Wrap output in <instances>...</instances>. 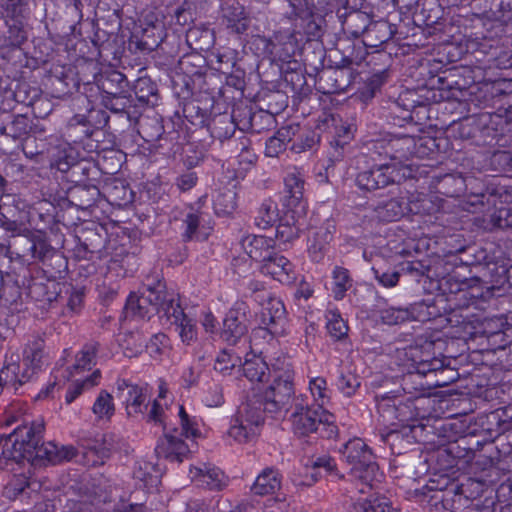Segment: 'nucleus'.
I'll use <instances>...</instances> for the list:
<instances>
[{"instance_id":"c9c22d12","label":"nucleus","mask_w":512,"mask_h":512,"mask_svg":"<svg viewBox=\"0 0 512 512\" xmlns=\"http://www.w3.org/2000/svg\"><path fill=\"white\" fill-rule=\"evenodd\" d=\"M281 487V475L274 468H265L256 478L251 491L260 496L274 494Z\"/></svg>"},{"instance_id":"423d86ee","label":"nucleus","mask_w":512,"mask_h":512,"mask_svg":"<svg viewBox=\"0 0 512 512\" xmlns=\"http://www.w3.org/2000/svg\"><path fill=\"white\" fill-rule=\"evenodd\" d=\"M264 402L261 395L249 396L237 410L232 419V425L228 431L230 437L239 443H247L253 440L259 427L264 423Z\"/></svg>"},{"instance_id":"7ed1b4c3","label":"nucleus","mask_w":512,"mask_h":512,"mask_svg":"<svg viewBox=\"0 0 512 512\" xmlns=\"http://www.w3.org/2000/svg\"><path fill=\"white\" fill-rule=\"evenodd\" d=\"M290 421L293 433L300 438L314 435V438L332 439L338 435L334 415L320 406L296 402Z\"/></svg>"},{"instance_id":"79ce46f5","label":"nucleus","mask_w":512,"mask_h":512,"mask_svg":"<svg viewBox=\"0 0 512 512\" xmlns=\"http://www.w3.org/2000/svg\"><path fill=\"white\" fill-rule=\"evenodd\" d=\"M482 123L480 122V115H472L463 118L458 123H454L451 129L455 136L463 140H471L476 144L477 133Z\"/></svg>"},{"instance_id":"1a4fd4ad","label":"nucleus","mask_w":512,"mask_h":512,"mask_svg":"<svg viewBox=\"0 0 512 512\" xmlns=\"http://www.w3.org/2000/svg\"><path fill=\"white\" fill-rule=\"evenodd\" d=\"M431 201L425 195L395 197L373 207V217L382 222H393L407 214H425L430 211Z\"/></svg>"},{"instance_id":"6ab92c4d","label":"nucleus","mask_w":512,"mask_h":512,"mask_svg":"<svg viewBox=\"0 0 512 512\" xmlns=\"http://www.w3.org/2000/svg\"><path fill=\"white\" fill-rule=\"evenodd\" d=\"M117 397L126 406L127 415L134 416L147 409V385L132 384L125 379L117 381Z\"/></svg>"},{"instance_id":"c756f323","label":"nucleus","mask_w":512,"mask_h":512,"mask_svg":"<svg viewBox=\"0 0 512 512\" xmlns=\"http://www.w3.org/2000/svg\"><path fill=\"white\" fill-rule=\"evenodd\" d=\"M242 247L248 256L261 264L272 257L275 251V240L262 235H250L242 240Z\"/></svg>"},{"instance_id":"680f3d73","label":"nucleus","mask_w":512,"mask_h":512,"mask_svg":"<svg viewBox=\"0 0 512 512\" xmlns=\"http://www.w3.org/2000/svg\"><path fill=\"white\" fill-rule=\"evenodd\" d=\"M277 206L271 200H265L259 210L258 214L255 217V224L261 228L266 229L271 227L277 220Z\"/></svg>"},{"instance_id":"a19ab883","label":"nucleus","mask_w":512,"mask_h":512,"mask_svg":"<svg viewBox=\"0 0 512 512\" xmlns=\"http://www.w3.org/2000/svg\"><path fill=\"white\" fill-rule=\"evenodd\" d=\"M94 129L82 115H75L68 123L66 134L74 143H82L92 137Z\"/></svg>"},{"instance_id":"412c9836","label":"nucleus","mask_w":512,"mask_h":512,"mask_svg":"<svg viewBox=\"0 0 512 512\" xmlns=\"http://www.w3.org/2000/svg\"><path fill=\"white\" fill-rule=\"evenodd\" d=\"M178 434V429L175 428L171 432H165L164 436L160 438L155 447L157 457L164 458L171 462H182L183 459L190 453L188 444Z\"/></svg>"},{"instance_id":"4be33fe9","label":"nucleus","mask_w":512,"mask_h":512,"mask_svg":"<svg viewBox=\"0 0 512 512\" xmlns=\"http://www.w3.org/2000/svg\"><path fill=\"white\" fill-rule=\"evenodd\" d=\"M203 63L204 59L200 55H185L180 59L179 69L186 76L182 78L183 84L181 85L179 90V83L174 81V92L179 99L187 101L192 97L193 91L189 83V80H191V78L194 76H202V69L204 67L202 65Z\"/></svg>"},{"instance_id":"6e6d98bb","label":"nucleus","mask_w":512,"mask_h":512,"mask_svg":"<svg viewBox=\"0 0 512 512\" xmlns=\"http://www.w3.org/2000/svg\"><path fill=\"white\" fill-rule=\"evenodd\" d=\"M420 107L421 105H416V101L412 100L409 107L401 109V103L396 101L389 108V117L394 125L403 126L404 123L413 121V113Z\"/></svg>"},{"instance_id":"bf43d9fd","label":"nucleus","mask_w":512,"mask_h":512,"mask_svg":"<svg viewBox=\"0 0 512 512\" xmlns=\"http://www.w3.org/2000/svg\"><path fill=\"white\" fill-rule=\"evenodd\" d=\"M8 123L10 137L14 140L26 138L33 130V121L23 114L13 116Z\"/></svg>"},{"instance_id":"e433bc0d","label":"nucleus","mask_w":512,"mask_h":512,"mask_svg":"<svg viewBox=\"0 0 512 512\" xmlns=\"http://www.w3.org/2000/svg\"><path fill=\"white\" fill-rule=\"evenodd\" d=\"M206 125L211 136L221 142L229 140L238 127V124L234 121V116L227 113L215 115Z\"/></svg>"},{"instance_id":"a211bd4d","label":"nucleus","mask_w":512,"mask_h":512,"mask_svg":"<svg viewBox=\"0 0 512 512\" xmlns=\"http://www.w3.org/2000/svg\"><path fill=\"white\" fill-rule=\"evenodd\" d=\"M76 238L78 240L76 247L78 256L90 259L92 255L98 254V257L101 258L108 240V234L104 227L91 223L90 226L83 227Z\"/></svg>"},{"instance_id":"6e6552de","label":"nucleus","mask_w":512,"mask_h":512,"mask_svg":"<svg viewBox=\"0 0 512 512\" xmlns=\"http://www.w3.org/2000/svg\"><path fill=\"white\" fill-rule=\"evenodd\" d=\"M508 268L494 261L484 260L477 273L469 278L459 279L456 274L449 275L446 283L451 293L464 292L476 286H485L487 289L504 284L507 281Z\"/></svg>"},{"instance_id":"dca6fc26","label":"nucleus","mask_w":512,"mask_h":512,"mask_svg":"<svg viewBox=\"0 0 512 512\" xmlns=\"http://www.w3.org/2000/svg\"><path fill=\"white\" fill-rule=\"evenodd\" d=\"M33 380V372L22 366L18 355L5 356L3 366L0 369V395L4 390L17 393L22 386Z\"/></svg>"},{"instance_id":"7c9ffc66","label":"nucleus","mask_w":512,"mask_h":512,"mask_svg":"<svg viewBox=\"0 0 512 512\" xmlns=\"http://www.w3.org/2000/svg\"><path fill=\"white\" fill-rule=\"evenodd\" d=\"M101 193L95 184L74 185L68 190L69 203L81 210H88L96 205Z\"/></svg>"},{"instance_id":"ddd939ff","label":"nucleus","mask_w":512,"mask_h":512,"mask_svg":"<svg viewBox=\"0 0 512 512\" xmlns=\"http://www.w3.org/2000/svg\"><path fill=\"white\" fill-rule=\"evenodd\" d=\"M454 379V375L443 378L430 376L429 373H422L419 369H413L408 365L407 372L401 378V387L406 394L411 395L408 399L424 398L426 404L428 402L425 397L426 390L432 387H443Z\"/></svg>"},{"instance_id":"774afa93","label":"nucleus","mask_w":512,"mask_h":512,"mask_svg":"<svg viewBox=\"0 0 512 512\" xmlns=\"http://www.w3.org/2000/svg\"><path fill=\"white\" fill-rule=\"evenodd\" d=\"M359 505L362 512H393L391 503L384 496H370Z\"/></svg>"},{"instance_id":"58836bf2","label":"nucleus","mask_w":512,"mask_h":512,"mask_svg":"<svg viewBox=\"0 0 512 512\" xmlns=\"http://www.w3.org/2000/svg\"><path fill=\"white\" fill-rule=\"evenodd\" d=\"M171 317L174 318L173 323L177 326L183 343L190 345L197 340L196 321L187 316L182 308L178 309Z\"/></svg>"},{"instance_id":"5fc2aeb1","label":"nucleus","mask_w":512,"mask_h":512,"mask_svg":"<svg viewBox=\"0 0 512 512\" xmlns=\"http://www.w3.org/2000/svg\"><path fill=\"white\" fill-rule=\"evenodd\" d=\"M398 271L400 277L407 276L416 282H420L422 278L429 277L430 266L420 260L406 261L398 266Z\"/></svg>"},{"instance_id":"4468645a","label":"nucleus","mask_w":512,"mask_h":512,"mask_svg":"<svg viewBox=\"0 0 512 512\" xmlns=\"http://www.w3.org/2000/svg\"><path fill=\"white\" fill-rule=\"evenodd\" d=\"M249 306L244 301H236L226 313L221 330V338L229 345H236L248 332Z\"/></svg>"},{"instance_id":"8fccbe9b","label":"nucleus","mask_w":512,"mask_h":512,"mask_svg":"<svg viewBox=\"0 0 512 512\" xmlns=\"http://www.w3.org/2000/svg\"><path fill=\"white\" fill-rule=\"evenodd\" d=\"M466 187V181L460 175L446 174L439 180V192L448 197H459Z\"/></svg>"},{"instance_id":"2f4dec72","label":"nucleus","mask_w":512,"mask_h":512,"mask_svg":"<svg viewBox=\"0 0 512 512\" xmlns=\"http://www.w3.org/2000/svg\"><path fill=\"white\" fill-rule=\"evenodd\" d=\"M96 85L103 96H117L128 93V80L126 76L116 70L107 71L99 76H94Z\"/></svg>"},{"instance_id":"a18cd8bd","label":"nucleus","mask_w":512,"mask_h":512,"mask_svg":"<svg viewBox=\"0 0 512 512\" xmlns=\"http://www.w3.org/2000/svg\"><path fill=\"white\" fill-rule=\"evenodd\" d=\"M92 412L99 421H110L115 414L113 396L106 390H101L92 406Z\"/></svg>"},{"instance_id":"f8f14e48","label":"nucleus","mask_w":512,"mask_h":512,"mask_svg":"<svg viewBox=\"0 0 512 512\" xmlns=\"http://www.w3.org/2000/svg\"><path fill=\"white\" fill-rule=\"evenodd\" d=\"M345 65L341 67H327L315 77L316 89L325 95L340 94L345 92L353 82V73L348 66L352 60L348 57L342 60Z\"/></svg>"},{"instance_id":"338daca9","label":"nucleus","mask_w":512,"mask_h":512,"mask_svg":"<svg viewBox=\"0 0 512 512\" xmlns=\"http://www.w3.org/2000/svg\"><path fill=\"white\" fill-rule=\"evenodd\" d=\"M241 365V358L232 353L231 350H222L215 359L214 369L223 375L230 372L237 366Z\"/></svg>"},{"instance_id":"39448f33","label":"nucleus","mask_w":512,"mask_h":512,"mask_svg":"<svg viewBox=\"0 0 512 512\" xmlns=\"http://www.w3.org/2000/svg\"><path fill=\"white\" fill-rule=\"evenodd\" d=\"M339 452L350 466V475L354 479L369 488L381 483L383 474L376 462V456L362 439L348 440L342 445Z\"/></svg>"},{"instance_id":"ea45409f","label":"nucleus","mask_w":512,"mask_h":512,"mask_svg":"<svg viewBox=\"0 0 512 512\" xmlns=\"http://www.w3.org/2000/svg\"><path fill=\"white\" fill-rule=\"evenodd\" d=\"M412 137L404 136L402 138H392L388 140V147L385 152L390 153L389 162H403L412 156Z\"/></svg>"},{"instance_id":"b1692460","label":"nucleus","mask_w":512,"mask_h":512,"mask_svg":"<svg viewBox=\"0 0 512 512\" xmlns=\"http://www.w3.org/2000/svg\"><path fill=\"white\" fill-rule=\"evenodd\" d=\"M337 18L344 34L354 38L364 36L371 23L369 14L361 10L349 9L347 6L337 10Z\"/></svg>"},{"instance_id":"052dcab7","label":"nucleus","mask_w":512,"mask_h":512,"mask_svg":"<svg viewBox=\"0 0 512 512\" xmlns=\"http://www.w3.org/2000/svg\"><path fill=\"white\" fill-rule=\"evenodd\" d=\"M449 253H464L465 257L461 259V261L467 265L472 266L475 269L479 270L482 262L486 260L487 253L483 249H477L476 247L469 246H459L455 247V249L449 250Z\"/></svg>"},{"instance_id":"f3484780","label":"nucleus","mask_w":512,"mask_h":512,"mask_svg":"<svg viewBox=\"0 0 512 512\" xmlns=\"http://www.w3.org/2000/svg\"><path fill=\"white\" fill-rule=\"evenodd\" d=\"M285 314L284 304L279 298L269 299L261 310V326L254 330V334L262 337L266 335L273 337L281 334L284 330Z\"/></svg>"},{"instance_id":"e2e57ef3","label":"nucleus","mask_w":512,"mask_h":512,"mask_svg":"<svg viewBox=\"0 0 512 512\" xmlns=\"http://www.w3.org/2000/svg\"><path fill=\"white\" fill-rule=\"evenodd\" d=\"M412 156L417 158L430 157L438 150L436 139L430 136L412 137Z\"/></svg>"},{"instance_id":"603ef678","label":"nucleus","mask_w":512,"mask_h":512,"mask_svg":"<svg viewBox=\"0 0 512 512\" xmlns=\"http://www.w3.org/2000/svg\"><path fill=\"white\" fill-rule=\"evenodd\" d=\"M326 329L330 337L336 341L343 340L348 335V325L337 311H328Z\"/></svg>"},{"instance_id":"cd10ccee","label":"nucleus","mask_w":512,"mask_h":512,"mask_svg":"<svg viewBox=\"0 0 512 512\" xmlns=\"http://www.w3.org/2000/svg\"><path fill=\"white\" fill-rule=\"evenodd\" d=\"M190 477L198 486L209 490H222L227 485V477L216 467L203 464L202 467L190 469Z\"/></svg>"},{"instance_id":"4c0bfd02","label":"nucleus","mask_w":512,"mask_h":512,"mask_svg":"<svg viewBox=\"0 0 512 512\" xmlns=\"http://www.w3.org/2000/svg\"><path fill=\"white\" fill-rule=\"evenodd\" d=\"M243 375L251 382H264L269 378L272 368L261 356L253 355L242 364Z\"/></svg>"},{"instance_id":"2eb2a0df","label":"nucleus","mask_w":512,"mask_h":512,"mask_svg":"<svg viewBox=\"0 0 512 512\" xmlns=\"http://www.w3.org/2000/svg\"><path fill=\"white\" fill-rule=\"evenodd\" d=\"M142 291L143 302L149 303L156 313L163 312L166 317L171 318L181 308L178 294L168 291L166 284L162 281L146 284Z\"/></svg>"},{"instance_id":"c03bdc74","label":"nucleus","mask_w":512,"mask_h":512,"mask_svg":"<svg viewBox=\"0 0 512 512\" xmlns=\"http://www.w3.org/2000/svg\"><path fill=\"white\" fill-rule=\"evenodd\" d=\"M164 133V126L159 118L145 117L139 123V134L148 143L161 141Z\"/></svg>"},{"instance_id":"f03ea898","label":"nucleus","mask_w":512,"mask_h":512,"mask_svg":"<svg viewBox=\"0 0 512 512\" xmlns=\"http://www.w3.org/2000/svg\"><path fill=\"white\" fill-rule=\"evenodd\" d=\"M377 409L385 421L397 419L399 422L407 423L400 430H391L387 434L382 435V440L389 444L393 451L394 446L400 440H405L409 444L417 441L418 432L423 431L424 425L409 424V422L416 419H424L429 414L425 410L424 398L407 399L406 402H402L395 397L382 396L377 401Z\"/></svg>"},{"instance_id":"5701e85b","label":"nucleus","mask_w":512,"mask_h":512,"mask_svg":"<svg viewBox=\"0 0 512 512\" xmlns=\"http://www.w3.org/2000/svg\"><path fill=\"white\" fill-rule=\"evenodd\" d=\"M222 24L231 33L244 34L250 25L245 7L238 0H227L222 5Z\"/></svg>"},{"instance_id":"473e14b6","label":"nucleus","mask_w":512,"mask_h":512,"mask_svg":"<svg viewBox=\"0 0 512 512\" xmlns=\"http://www.w3.org/2000/svg\"><path fill=\"white\" fill-rule=\"evenodd\" d=\"M93 44L98 48V56L101 61L112 64L113 61L119 60L120 49L115 33H107L98 29L94 34Z\"/></svg>"},{"instance_id":"3c124183","label":"nucleus","mask_w":512,"mask_h":512,"mask_svg":"<svg viewBox=\"0 0 512 512\" xmlns=\"http://www.w3.org/2000/svg\"><path fill=\"white\" fill-rule=\"evenodd\" d=\"M124 312L126 317L150 318L151 314L155 311L152 310L149 303L143 302L142 291L140 296H137L135 293L129 295L124 307Z\"/></svg>"},{"instance_id":"69168bd1","label":"nucleus","mask_w":512,"mask_h":512,"mask_svg":"<svg viewBox=\"0 0 512 512\" xmlns=\"http://www.w3.org/2000/svg\"><path fill=\"white\" fill-rule=\"evenodd\" d=\"M300 64L291 67V71H287L284 76L285 82L291 86L292 90L299 95H307L310 92V88L306 83L305 75L298 71Z\"/></svg>"},{"instance_id":"f257e3e1","label":"nucleus","mask_w":512,"mask_h":512,"mask_svg":"<svg viewBox=\"0 0 512 512\" xmlns=\"http://www.w3.org/2000/svg\"><path fill=\"white\" fill-rule=\"evenodd\" d=\"M44 423L42 421L27 422L24 420L8 435L0 437V465L5 461L21 463L27 460L31 463L47 461L59 464L69 461L76 456V449L71 446H58L54 442H42Z\"/></svg>"},{"instance_id":"de8ad7c7","label":"nucleus","mask_w":512,"mask_h":512,"mask_svg":"<svg viewBox=\"0 0 512 512\" xmlns=\"http://www.w3.org/2000/svg\"><path fill=\"white\" fill-rule=\"evenodd\" d=\"M157 92V85L148 77L139 78L134 84L135 96L141 103L155 105Z\"/></svg>"},{"instance_id":"a878e982","label":"nucleus","mask_w":512,"mask_h":512,"mask_svg":"<svg viewBox=\"0 0 512 512\" xmlns=\"http://www.w3.org/2000/svg\"><path fill=\"white\" fill-rule=\"evenodd\" d=\"M335 232L336 224L332 219L326 220L312 232L308 239V252L313 261L320 262L324 258Z\"/></svg>"},{"instance_id":"20e7f679","label":"nucleus","mask_w":512,"mask_h":512,"mask_svg":"<svg viewBox=\"0 0 512 512\" xmlns=\"http://www.w3.org/2000/svg\"><path fill=\"white\" fill-rule=\"evenodd\" d=\"M273 383L266 389L261 398L264 409L273 417L286 414L294 400V370L285 359H276L272 364Z\"/></svg>"},{"instance_id":"f704fd0d","label":"nucleus","mask_w":512,"mask_h":512,"mask_svg":"<svg viewBox=\"0 0 512 512\" xmlns=\"http://www.w3.org/2000/svg\"><path fill=\"white\" fill-rule=\"evenodd\" d=\"M394 33V26L387 21L371 22L363 37V43L367 47L377 48L388 42Z\"/></svg>"},{"instance_id":"72a5a7b5","label":"nucleus","mask_w":512,"mask_h":512,"mask_svg":"<svg viewBox=\"0 0 512 512\" xmlns=\"http://www.w3.org/2000/svg\"><path fill=\"white\" fill-rule=\"evenodd\" d=\"M45 343L44 340L35 336L32 340L28 342L24 349L22 366L33 372V379L36 378L37 374L42 368L43 359L45 356Z\"/></svg>"},{"instance_id":"864d4df0","label":"nucleus","mask_w":512,"mask_h":512,"mask_svg":"<svg viewBox=\"0 0 512 512\" xmlns=\"http://www.w3.org/2000/svg\"><path fill=\"white\" fill-rule=\"evenodd\" d=\"M333 278V293L336 300H341L345 296V293L352 286V279L350 277L348 269L340 266H336L332 272Z\"/></svg>"},{"instance_id":"9d476101","label":"nucleus","mask_w":512,"mask_h":512,"mask_svg":"<svg viewBox=\"0 0 512 512\" xmlns=\"http://www.w3.org/2000/svg\"><path fill=\"white\" fill-rule=\"evenodd\" d=\"M265 42V51L274 59L297 65V60L294 58L300 54L303 42V34L300 31L293 27L281 28L274 31Z\"/></svg>"},{"instance_id":"09e8293b","label":"nucleus","mask_w":512,"mask_h":512,"mask_svg":"<svg viewBox=\"0 0 512 512\" xmlns=\"http://www.w3.org/2000/svg\"><path fill=\"white\" fill-rule=\"evenodd\" d=\"M100 344L91 340L84 344L82 349L76 355L74 368L76 370H90L96 364V356L98 354Z\"/></svg>"},{"instance_id":"c85d7f7f","label":"nucleus","mask_w":512,"mask_h":512,"mask_svg":"<svg viewBox=\"0 0 512 512\" xmlns=\"http://www.w3.org/2000/svg\"><path fill=\"white\" fill-rule=\"evenodd\" d=\"M304 185L305 181L299 172H289L284 177L283 205L287 209H304Z\"/></svg>"},{"instance_id":"393cba45","label":"nucleus","mask_w":512,"mask_h":512,"mask_svg":"<svg viewBox=\"0 0 512 512\" xmlns=\"http://www.w3.org/2000/svg\"><path fill=\"white\" fill-rule=\"evenodd\" d=\"M269 260L264 261L261 272L270 275L282 284H291L296 279L295 267L291 261L276 250L271 254Z\"/></svg>"},{"instance_id":"bb28decb","label":"nucleus","mask_w":512,"mask_h":512,"mask_svg":"<svg viewBox=\"0 0 512 512\" xmlns=\"http://www.w3.org/2000/svg\"><path fill=\"white\" fill-rule=\"evenodd\" d=\"M181 238L183 242L193 240L203 241L207 239L208 234L201 232V223L203 221V212L194 206H188L180 213Z\"/></svg>"},{"instance_id":"4d7b16f0","label":"nucleus","mask_w":512,"mask_h":512,"mask_svg":"<svg viewBox=\"0 0 512 512\" xmlns=\"http://www.w3.org/2000/svg\"><path fill=\"white\" fill-rule=\"evenodd\" d=\"M487 343L489 349L494 353H500L507 345V341L512 338V325H506L503 329L499 330H486Z\"/></svg>"},{"instance_id":"13d9d810","label":"nucleus","mask_w":512,"mask_h":512,"mask_svg":"<svg viewBox=\"0 0 512 512\" xmlns=\"http://www.w3.org/2000/svg\"><path fill=\"white\" fill-rule=\"evenodd\" d=\"M378 313L381 322L386 325H399L410 321L408 307L389 306L379 309Z\"/></svg>"},{"instance_id":"49530a36","label":"nucleus","mask_w":512,"mask_h":512,"mask_svg":"<svg viewBox=\"0 0 512 512\" xmlns=\"http://www.w3.org/2000/svg\"><path fill=\"white\" fill-rule=\"evenodd\" d=\"M484 93L483 108L490 106V102L496 97L512 95V79H500L492 84H486L481 88Z\"/></svg>"},{"instance_id":"0eeeda50","label":"nucleus","mask_w":512,"mask_h":512,"mask_svg":"<svg viewBox=\"0 0 512 512\" xmlns=\"http://www.w3.org/2000/svg\"><path fill=\"white\" fill-rule=\"evenodd\" d=\"M411 177V169L398 162H375L358 172L355 182L360 190L374 192L390 185L400 184Z\"/></svg>"},{"instance_id":"37998d69","label":"nucleus","mask_w":512,"mask_h":512,"mask_svg":"<svg viewBox=\"0 0 512 512\" xmlns=\"http://www.w3.org/2000/svg\"><path fill=\"white\" fill-rule=\"evenodd\" d=\"M162 41V37L156 26L152 25L142 30L141 35L133 34L131 43L142 52L154 51Z\"/></svg>"},{"instance_id":"aec40b11","label":"nucleus","mask_w":512,"mask_h":512,"mask_svg":"<svg viewBox=\"0 0 512 512\" xmlns=\"http://www.w3.org/2000/svg\"><path fill=\"white\" fill-rule=\"evenodd\" d=\"M480 122L483 123L479 127V131L477 133L476 145L499 147L512 145V141H509L498 129L499 125L505 123L501 116H492L490 113H482L480 114Z\"/></svg>"},{"instance_id":"0e129e2a","label":"nucleus","mask_w":512,"mask_h":512,"mask_svg":"<svg viewBox=\"0 0 512 512\" xmlns=\"http://www.w3.org/2000/svg\"><path fill=\"white\" fill-rule=\"evenodd\" d=\"M289 136V130L282 128L266 141L265 155L268 157H277L286 150Z\"/></svg>"},{"instance_id":"9b49d317","label":"nucleus","mask_w":512,"mask_h":512,"mask_svg":"<svg viewBox=\"0 0 512 512\" xmlns=\"http://www.w3.org/2000/svg\"><path fill=\"white\" fill-rule=\"evenodd\" d=\"M434 343L426 341L421 346H410L405 355L410 361V366L413 369H419L422 373H429L430 376L438 377V374L449 372L455 374L452 369L448 368L450 361L447 357L435 356L432 351Z\"/></svg>"}]
</instances>
